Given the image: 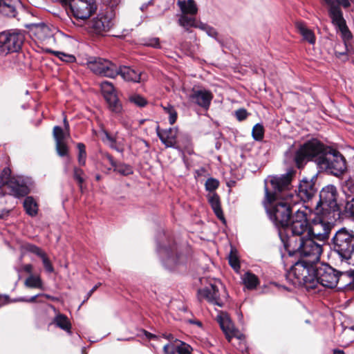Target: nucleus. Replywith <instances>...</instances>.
<instances>
[{"label": "nucleus", "mask_w": 354, "mask_h": 354, "mask_svg": "<svg viewBox=\"0 0 354 354\" xmlns=\"http://www.w3.org/2000/svg\"><path fill=\"white\" fill-rule=\"evenodd\" d=\"M198 28L205 31L208 36L216 39L218 32L214 28L201 21Z\"/></svg>", "instance_id": "39"}, {"label": "nucleus", "mask_w": 354, "mask_h": 354, "mask_svg": "<svg viewBox=\"0 0 354 354\" xmlns=\"http://www.w3.org/2000/svg\"><path fill=\"white\" fill-rule=\"evenodd\" d=\"M158 253L162 265L169 270H175L182 262V257L178 253L176 244L158 245Z\"/></svg>", "instance_id": "7"}, {"label": "nucleus", "mask_w": 354, "mask_h": 354, "mask_svg": "<svg viewBox=\"0 0 354 354\" xmlns=\"http://www.w3.org/2000/svg\"><path fill=\"white\" fill-rule=\"evenodd\" d=\"M248 116V113L245 109H239L236 111V117L239 121L245 120Z\"/></svg>", "instance_id": "54"}, {"label": "nucleus", "mask_w": 354, "mask_h": 354, "mask_svg": "<svg viewBox=\"0 0 354 354\" xmlns=\"http://www.w3.org/2000/svg\"><path fill=\"white\" fill-rule=\"evenodd\" d=\"M252 135L255 140H261L264 135L263 127L260 124H255L252 129Z\"/></svg>", "instance_id": "40"}, {"label": "nucleus", "mask_w": 354, "mask_h": 354, "mask_svg": "<svg viewBox=\"0 0 354 354\" xmlns=\"http://www.w3.org/2000/svg\"><path fill=\"white\" fill-rule=\"evenodd\" d=\"M84 172L82 169L77 167L73 168V178L77 182L81 189L82 187V184L84 182Z\"/></svg>", "instance_id": "43"}, {"label": "nucleus", "mask_w": 354, "mask_h": 354, "mask_svg": "<svg viewBox=\"0 0 354 354\" xmlns=\"http://www.w3.org/2000/svg\"><path fill=\"white\" fill-rule=\"evenodd\" d=\"M120 75L124 80L139 82L141 80V73L126 66H117V75Z\"/></svg>", "instance_id": "24"}, {"label": "nucleus", "mask_w": 354, "mask_h": 354, "mask_svg": "<svg viewBox=\"0 0 354 354\" xmlns=\"http://www.w3.org/2000/svg\"><path fill=\"white\" fill-rule=\"evenodd\" d=\"M153 3V0H150L147 3H143L141 6H140V10L142 11H144L145 10L147 7L149 6V5H151Z\"/></svg>", "instance_id": "61"}, {"label": "nucleus", "mask_w": 354, "mask_h": 354, "mask_svg": "<svg viewBox=\"0 0 354 354\" xmlns=\"http://www.w3.org/2000/svg\"><path fill=\"white\" fill-rule=\"evenodd\" d=\"M346 212L354 219V198L348 201L345 206Z\"/></svg>", "instance_id": "52"}, {"label": "nucleus", "mask_w": 354, "mask_h": 354, "mask_svg": "<svg viewBox=\"0 0 354 354\" xmlns=\"http://www.w3.org/2000/svg\"><path fill=\"white\" fill-rule=\"evenodd\" d=\"M104 158L110 162L111 165L114 168L115 166H116L117 162L114 160L112 156H111L109 153H105Z\"/></svg>", "instance_id": "57"}, {"label": "nucleus", "mask_w": 354, "mask_h": 354, "mask_svg": "<svg viewBox=\"0 0 354 354\" xmlns=\"http://www.w3.org/2000/svg\"><path fill=\"white\" fill-rule=\"evenodd\" d=\"M143 45L158 48L160 47L158 37L149 38L143 41Z\"/></svg>", "instance_id": "51"}, {"label": "nucleus", "mask_w": 354, "mask_h": 354, "mask_svg": "<svg viewBox=\"0 0 354 354\" xmlns=\"http://www.w3.org/2000/svg\"><path fill=\"white\" fill-rule=\"evenodd\" d=\"M292 176V173L288 172L265 180L263 205L279 230L290 221L293 206L297 205L296 200L286 192L290 188Z\"/></svg>", "instance_id": "2"}, {"label": "nucleus", "mask_w": 354, "mask_h": 354, "mask_svg": "<svg viewBox=\"0 0 354 354\" xmlns=\"http://www.w3.org/2000/svg\"><path fill=\"white\" fill-rule=\"evenodd\" d=\"M309 223L307 218L306 209L304 207L298 209L291 218V222L279 229V235L286 250L291 253L290 248L297 243L301 236H308Z\"/></svg>", "instance_id": "3"}, {"label": "nucleus", "mask_w": 354, "mask_h": 354, "mask_svg": "<svg viewBox=\"0 0 354 354\" xmlns=\"http://www.w3.org/2000/svg\"><path fill=\"white\" fill-rule=\"evenodd\" d=\"M24 37L19 32H2L0 33V55L4 56L20 50Z\"/></svg>", "instance_id": "8"}, {"label": "nucleus", "mask_w": 354, "mask_h": 354, "mask_svg": "<svg viewBox=\"0 0 354 354\" xmlns=\"http://www.w3.org/2000/svg\"><path fill=\"white\" fill-rule=\"evenodd\" d=\"M178 16V25L183 27L185 31L189 32L190 28H198L201 21L196 19V15L180 14Z\"/></svg>", "instance_id": "26"}, {"label": "nucleus", "mask_w": 354, "mask_h": 354, "mask_svg": "<svg viewBox=\"0 0 354 354\" xmlns=\"http://www.w3.org/2000/svg\"><path fill=\"white\" fill-rule=\"evenodd\" d=\"M39 295H35V296H32V297H30L29 299L20 298V299H18L17 301H26V302L32 303V302H35L36 301V298L38 296H39ZM42 295L45 296L47 298L50 297L48 295Z\"/></svg>", "instance_id": "55"}, {"label": "nucleus", "mask_w": 354, "mask_h": 354, "mask_svg": "<svg viewBox=\"0 0 354 354\" xmlns=\"http://www.w3.org/2000/svg\"><path fill=\"white\" fill-rule=\"evenodd\" d=\"M317 205L323 211L328 213L335 212L339 209L337 203V190L335 186L328 185L322 189Z\"/></svg>", "instance_id": "12"}, {"label": "nucleus", "mask_w": 354, "mask_h": 354, "mask_svg": "<svg viewBox=\"0 0 354 354\" xmlns=\"http://www.w3.org/2000/svg\"><path fill=\"white\" fill-rule=\"evenodd\" d=\"M129 101L136 105L142 107L147 104V100L140 95H132L129 97Z\"/></svg>", "instance_id": "46"}, {"label": "nucleus", "mask_w": 354, "mask_h": 354, "mask_svg": "<svg viewBox=\"0 0 354 354\" xmlns=\"http://www.w3.org/2000/svg\"><path fill=\"white\" fill-rule=\"evenodd\" d=\"M327 6H328V15L335 28L345 25L346 22L343 17V13L340 7L337 5L335 2L329 3Z\"/></svg>", "instance_id": "22"}, {"label": "nucleus", "mask_w": 354, "mask_h": 354, "mask_svg": "<svg viewBox=\"0 0 354 354\" xmlns=\"http://www.w3.org/2000/svg\"><path fill=\"white\" fill-rule=\"evenodd\" d=\"M241 281L245 288L248 290H254L259 284V279L257 275L248 271L241 277Z\"/></svg>", "instance_id": "30"}, {"label": "nucleus", "mask_w": 354, "mask_h": 354, "mask_svg": "<svg viewBox=\"0 0 354 354\" xmlns=\"http://www.w3.org/2000/svg\"><path fill=\"white\" fill-rule=\"evenodd\" d=\"M175 342L177 344H178L177 353H178V354H192V348L189 344H187L179 339H175Z\"/></svg>", "instance_id": "42"}, {"label": "nucleus", "mask_w": 354, "mask_h": 354, "mask_svg": "<svg viewBox=\"0 0 354 354\" xmlns=\"http://www.w3.org/2000/svg\"><path fill=\"white\" fill-rule=\"evenodd\" d=\"M53 323L59 328L71 333V324L68 317L63 314H57L54 319Z\"/></svg>", "instance_id": "33"}, {"label": "nucleus", "mask_w": 354, "mask_h": 354, "mask_svg": "<svg viewBox=\"0 0 354 354\" xmlns=\"http://www.w3.org/2000/svg\"><path fill=\"white\" fill-rule=\"evenodd\" d=\"M100 137L102 141L110 148L120 152L123 153L124 148L121 142H118L116 138L111 136L107 131L102 129L100 132Z\"/></svg>", "instance_id": "25"}, {"label": "nucleus", "mask_w": 354, "mask_h": 354, "mask_svg": "<svg viewBox=\"0 0 354 354\" xmlns=\"http://www.w3.org/2000/svg\"><path fill=\"white\" fill-rule=\"evenodd\" d=\"M70 10L77 19H88L97 10L95 0H70Z\"/></svg>", "instance_id": "11"}, {"label": "nucleus", "mask_w": 354, "mask_h": 354, "mask_svg": "<svg viewBox=\"0 0 354 354\" xmlns=\"http://www.w3.org/2000/svg\"><path fill=\"white\" fill-rule=\"evenodd\" d=\"M333 354H344V353L342 351L337 350L334 351Z\"/></svg>", "instance_id": "64"}, {"label": "nucleus", "mask_w": 354, "mask_h": 354, "mask_svg": "<svg viewBox=\"0 0 354 354\" xmlns=\"http://www.w3.org/2000/svg\"><path fill=\"white\" fill-rule=\"evenodd\" d=\"M24 285L30 288L43 289V282L39 275L30 274L24 281Z\"/></svg>", "instance_id": "34"}, {"label": "nucleus", "mask_w": 354, "mask_h": 354, "mask_svg": "<svg viewBox=\"0 0 354 354\" xmlns=\"http://www.w3.org/2000/svg\"><path fill=\"white\" fill-rule=\"evenodd\" d=\"M314 263L302 259L296 262L286 274V278L294 286H303L306 288H315V268Z\"/></svg>", "instance_id": "4"}, {"label": "nucleus", "mask_w": 354, "mask_h": 354, "mask_svg": "<svg viewBox=\"0 0 354 354\" xmlns=\"http://www.w3.org/2000/svg\"><path fill=\"white\" fill-rule=\"evenodd\" d=\"M23 269H24V270L26 272L32 274L31 273H32V266L31 264H26V265H24Z\"/></svg>", "instance_id": "59"}, {"label": "nucleus", "mask_w": 354, "mask_h": 354, "mask_svg": "<svg viewBox=\"0 0 354 354\" xmlns=\"http://www.w3.org/2000/svg\"><path fill=\"white\" fill-rule=\"evenodd\" d=\"M99 285H95L88 293L86 295V299L83 301V303L85 302L86 300L88 299V298L92 295V294L97 290Z\"/></svg>", "instance_id": "58"}, {"label": "nucleus", "mask_w": 354, "mask_h": 354, "mask_svg": "<svg viewBox=\"0 0 354 354\" xmlns=\"http://www.w3.org/2000/svg\"><path fill=\"white\" fill-rule=\"evenodd\" d=\"M57 153L59 156H66L68 153V148L65 142L55 143Z\"/></svg>", "instance_id": "45"}, {"label": "nucleus", "mask_w": 354, "mask_h": 354, "mask_svg": "<svg viewBox=\"0 0 354 354\" xmlns=\"http://www.w3.org/2000/svg\"><path fill=\"white\" fill-rule=\"evenodd\" d=\"M178 344L175 342H169L165 344L163 347V351L165 354H176L177 353Z\"/></svg>", "instance_id": "44"}, {"label": "nucleus", "mask_w": 354, "mask_h": 354, "mask_svg": "<svg viewBox=\"0 0 354 354\" xmlns=\"http://www.w3.org/2000/svg\"><path fill=\"white\" fill-rule=\"evenodd\" d=\"M77 147L78 149V156H77V160L80 165L84 166L86 165V147L84 144L82 142H79L77 145Z\"/></svg>", "instance_id": "36"}, {"label": "nucleus", "mask_w": 354, "mask_h": 354, "mask_svg": "<svg viewBox=\"0 0 354 354\" xmlns=\"http://www.w3.org/2000/svg\"><path fill=\"white\" fill-rule=\"evenodd\" d=\"M55 55L62 61L67 63H73L75 61V56L72 55L66 54L62 52L56 51L54 52Z\"/></svg>", "instance_id": "48"}, {"label": "nucleus", "mask_w": 354, "mask_h": 354, "mask_svg": "<svg viewBox=\"0 0 354 354\" xmlns=\"http://www.w3.org/2000/svg\"><path fill=\"white\" fill-rule=\"evenodd\" d=\"M8 188L10 190V194L15 197L24 196L29 193V188L21 177L11 179Z\"/></svg>", "instance_id": "19"}, {"label": "nucleus", "mask_w": 354, "mask_h": 354, "mask_svg": "<svg viewBox=\"0 0 354 354\" xmlns=\"http://www.w3.org/2000/svg\"><path fill=\"white\" fill-rule=\"evenodd\" d=\"M339 274L340 273L331 266L327 264L322 265L315 270V285L320 283L326 288H335L339 281Z\"/></svg>", "instance_id": "9"}, {"label": "nucleus", "mask_w": 354, "mask_h": 354, "mask_svg": "<svg viewBox=\"0 0 354 354\" xmlns=\"http://www.w3.org/2000/svg\"><path fill=\"white\" fill-rule=\"evenodd\" d=\"M112 26L111 17L104 14H99L91 22V28L97 34L109 30Z\"/></svg>", "instance_id": "20"}, {"label": "nucleus", "mask_w": 354, "mask_h": 354, "mask_svg": "<svg viewBox=\"0 0 354 354\" xmlns=\"http://www.w3.org/2000/svg\"><path fill=\"white\" fill-rule=\"evenodd\" d=\"M336 30L341 33V37L344 41L346 49L344 52L339 53V55H345L349 50L350 41L353 38L352 33L349 30L346 24L336 28ZM336 53H338L337 50H336Z\"/></svg>", "instance_id": "31"}, {"label": "nucleus", "mask_w": 354, "mask_h": 354, "mask_svg": "<svg viewBox=\"0 0 354 354\" xmlns=\"http://www.w3.org/2000/svg\"><path fill=\"white\" fill-rule=\"evenodd\" d=\"M337 1V5L342 6L344 8H347L351 6V1L352 0H336Z\"/></svg>", "instance_id": "56"}, {"label": "nucleus", "mask_w": 354, "mask_h": 354, "mask_svg": "<svg viewBox=\"0 0 354 354\" xmlns=\"http://www.w3.org/2000/svg\"><path fill=\"white\" fill-rule=\"evenodd\" d=\"M166 113L169 115V121L171 124H173L176 122L177 119V112L174 107L170 104H167V106L163 107Z\"/></svg>", "instance_id": "41"}, {"label": "nucleus", "mask_w": 354, "mask_h": 354, "mask_svg": "<svg viewBox=\"0 0 354 354\" xmlns=\"http://www.w3.org/2000/svg\"><path fill=\"white\" fill-rule=\"evenodd\" d=\"M19 6V0H0V13L7 17H15Z\"/></svg>", "instance_id": "23"}, {"label": "nucleus", "mask_w": 354, "mask_h": 354, "mask_svg": "<svg viewBox=\"0 0 354 354\" xmlns=\"http://www.w3.org/2000/svg\"><path fill=\"white\" fill-rule=\"evenodd\" d=\"M316 188L313 179L308 180L306 178H303L298 187V191L297 194H293L289 192V189L286 192L289 196H292V198L296 200V203H298L299 199L303 201L310 200L315 194Z\"/></svg>", "instance_id": "14"}, {"label": "nucleus", "mask_w": 354, "mask_h": 354, "mask_svg": "<svg viewBox=\"0 0 354 354\" xmlns=\"http://www.w3.org/2000/svg\"><path fill=\"white\" fill-rule=\"evenodd\" d=\"M113 169L115 171L123 176H128L133 174L131 167L124 163H117Z\"/></svg>", "instance_id": "37"}, {"label": "nucleus", "mask_w": 354, "mask_h": 354, "mask_svg": "<svg viewBox=\"0 0 354 354\" xmlns=\"http://www.w3.org/2000/svg\"><path fill=\"white\" fill-rule=\"evenodd\" d=\"M332 225L323 220H314L309 225L308 235L323 243L329 238Z\"/></svg>", "instance_id": "13"}, {"label": "nucleus", "mask_w": 354, "mask_h": 354, "mask_svg": "<svg viewBox=\"0 0 354 354\" xmlns=\"http://www.w3.org/2000/svg\"><path fill=\"white\" fill-rule=\"evenodd\" d=\"M53 133L55 143L65 142V139L69 136V135H67L66 131L59 126L54 127Z\"/></svg>", "instance_id": "35"}, {"label": "nucleus", "mask_w": 354, "mask_h": 354, "mask_svg": "<svg viewBox=\"0 0 354 354\" xmlns=\"http://www.w3.org/2000/svg\"><path fill=\"white\" fill-rule=\"evenodd\" d=\"M86 64L88 68L96 75L110 78L117 76V66L108 59L91 57Z\"/></svg>", "instance_id": "10"}, {"label": "nucleus", "mask_w": 354, "mask_h": 354, "mask_svg": "<svg viewBox=\"0 0 354 354\" xmlns=\"http://www.w3.org/2000/svg\"><path fill=\"white\" fill-rule=\"evenodd\" d=\"M177 133L176 128L160 130L159 127H157V135L167 147H176Z\"/></svg>", "instance_id": "21"}, {"label": "nucleus", "mask_w": 354, "mask_h": 354, "mask_svg": "<svg viewBox=\"0 0 354 354\" xmlns=\"http://www.w3.org/2000/svg\"><path fill=\"white\" fill-rule=\"evenodd\" d=\"M41 260H42V262H43V265L44 266V268L46 270V271L48 273H52L54 272V268L50 262V261L49 260V259L48 258V257L46 256V254H45L44 255H43L41 257Z\"/></svg>", "instance_id": "50"}, {"label": "nucleus", "mask_w": 354, "mask_h": 354, "mask_svg": "<svg viewBox=\"0 0 354 354\" xmlns=\"http://www.w3.org/2000/svg\"><path fill=\"white\" fill-rule=\"evenodd\" d=\"M218 284L221 286L220 282H217L210 284L209 287L199 290L198 292L199 299H206L208 302L221 307L223 302L220 298Z\"/></svg>", "instance_id": "18"}, {"label": "nucleus", "mask_w": 354, "mask_h": 354, "mask_svg": "<svg viewBox=\"0 0 354 354\" xmlns=\"http://www.w3.org/2000/svg\"><path fill=\"white\" fill-rule=\"evenodd\" d=\"M213 98L212 93L206 89L193 88L192 93L189 95V100L199 106L208 109Z\"/></svg>", "instance_id": "17"}, {"label": "nucleus", "mask_w": 354, "mask_h": 354, "mask_svg": "<svg viewBox=\"0 0 354 354\" xmlns=\"http://www.w3.org/2000/svg\"><path fill=\"white\" fill-rule=\"evenodd\" d=\"M143 333L145 334V337L149 339H153V338H156V336L147 330H143Z\"/></svg>", "instance_id": "60"}, {"label": "nucleus", "mask_w": 354, "mask_h": 354, "mask_svg": "<svg viewBox=\"0 0 354 354\" xmlns=\"http://www.w3.org/2000/svg\"><path fill=\"white\" fill-rule=\"evenodd\" d=\"M100 88L109 109L113 112H120L122 107L115 94L113 85L108 81H104L100 84Z\"/></svg>", "instance_id": "16"}, {"label": "nucleus", "mask_w": 354, "mask_h": 354, "mask_svg": "<svg viewBox=\"0 0 354 354\" xmlns=\"http://www.w3.org/2000/svg\"><path fill=\"white\" fill-rule=\"evenodd\" d=\"M298 32L302 36L303 39L310 44L315 43V35L312 30L308 28L305 24L298 21L295 24Z\"/></svg>", "instance_id": "29"}, {"label": "nucleus", "mask_w": 354, "mask_h": 354, "mask_svg": "<svg viewBox=\"0 0 354 354\" xmlns=\"http://www.w3.org/2000/svg\"><path fill=\"white\" fill-rule=\"evenodd\" d=\"M218 185V180L212 178H208L205 183V188L209 193H214V191L217 189Z\"/></svg>", "instance_id": "47"}, {"label": "nucleus", "mask_w": 354, "mask_h": 354, "mask_svg": "<svg viewBox=\"0 0 354 354\" xmlns=\"http://www.w3.org/2000/svg\"><path fill=\"white\" fill-rule=\"evenodd\" d=\"M11 171L9 168L6 167L3 169L0 176V187L2 185H9V183L14 177L10 176Z\"/></svg>", "instance_id": "38"}, {"label": "nucleus", "mask_w": 354, "mask_h": 354, "mask_svg": "<svg viewBox=\"0 0 354 354\" xmlns=\"http://www.w3.org/2000/svg\"><path fill=\"white\" fill-rule=\"evenodd\" d=\"M229 263L236 272H239V261L237 257L234 254H233L232 251L230 252L229 255Z\"/></svg>", "instance_id": "49"}, {"label": "nucleus", "mask_w": 354, "mask_h": 354, "mask_svg": "<svg viewBox=\"0 0 354 354\" xmlns=\"http://www.w3.org/2000/svg\"><path fill=\"white\" fill-rule=\"evenodd\" d=\"M164 337L169 339V342H174V340L176 339L171 334L164 335Z\"/></svg>", "instance_id": "63"}, {"label": "nucleus", "mask_w": 354, "mask_h": 354, "mask_svg": "<svg viewBox=\"0 0 354 354\" xmlns=\"http://www.w3.org/2000/svg\"><path fill=\"white\" fill-rule=\"evenodd\" d=\"M207 200L214 214L218 219L225 221L223 210L221 206L220 198L216 193H209L207 195Z\"/></svg>", "instance_id": "27"}, {"label": "nucleus", "mask_w": 354, "mask_h": 354, "mask_svg": "<svg viewBox=\"0 0 354 354\" xmlns=\"http://www.w3.org/2000/svg\"><path fill=\"white\" fill-rule=\"evenodd\" d=\"M217 321L228 342H231L232 337H236L240 340L244 339V335L234 328L233 323L226 313L221 312L217 316Z\"/></svg>", "instance_id": "15"}, {"label": "nucleus", "mask_w": 354, "mask_h": 354, "mask_svg": "<svg viewBox=\"0 0 354 354\" xmlns=\"http://www.w3.org/2000/svg\"><path fill=\"white\" fill-rule=\"evenodd\" d=\"M64 130L66 131L67 135H69L70 134L69 124L66 118L64 119Z\"/></svg>", "instance_id": "62"}, {"label": "nucleus", "mask_w": 354, "mask_h": 354, "mask_svg": "<svg viewBox=\"0 0 354 354\" xmlns=\"http://www.w3.org/2000/svg\"><path fill=\"white\" fill-rule=\"evenodd\" d=\"M285 155L287 159L292 158L298 168L302 167L308 161L313 160L320 169L336 176L342 174L346 169L343 156L317 139L305 142L295 150L291 147Z\"/></svg>", "instance_id": "1"}, {"label": "nucleus", "mask_w": 354, "mask_h": 354, "mask_svg": "<svg viewBox=\"0 0 354 354\" xmlns=\"http://www.w3.org/2000/svg\"><path fill=\"white\" fill-rule=\"evenodd\" d=\"M177 6L180 8V14L196 15L198 11V6L194 0H178Z\"/></svg>", "instance_id": "28"}, {"label": "nucleus", "mask_w": 354, "mask_h": 354, "mask_svg": "<svg viewBox=\"0 0 354 354\" xmlns=\"http://www.w3.org/2000/svg\"><path fill=\"white\" fill-rule=\"evenodd\" d=\"M24 207L27 214L35 216L38 212V205L32 196H27L24 201Z\"/></svg>", "instance_id": "32"}, {"label": "nucleus", "mask_w": 354, "mask_h": 354, "mask_svg": "<svg viewBox=\"0 0 354 354\" xmlns=\"http://www.w3.org/2000/svg\"><path fill=\"white\" fill-rule=\"evenodd\" d=\"M28 251L35 254L40 258L46 254L41 248L34 245H29L28 246Z\"/></svg>", "instance_id": "53"}, {"label": "nucleus", "mask_w": 354, "mask_h": 354, "mask_svg": "<svg viewBox=\"0 0 354 354\" xmlns=\"http://www.w3.org/2000/svg\"><path fill=\"white\" fill-rule=\"evenodd\" d=\"M333 251L342 261H348L354 255V232L346 227L337 230L332 239Z\"/></svg>", "instance_id": "6"}, {"label": "nucleus", "mask_w": 354, "mask_h": 354, "mask_svg": "<svg viewBox=\"0 0 354 354\" xmlns=\"http://www.w3.org/2000/svg\"><path fill=\"white\" fill-rule=\"evenodd\" d=\"M324 243L312 237L301 236L295 246L292 245L290 255L297 253L310 263H316L320 259Z\"/></svg>", "instance_id": "5"}]
</instances>
